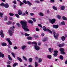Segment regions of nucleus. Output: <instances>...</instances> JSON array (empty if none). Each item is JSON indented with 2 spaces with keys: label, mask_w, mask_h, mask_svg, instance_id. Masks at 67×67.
I'll return each instance as SVG.
<instances>
[{
  "label": "nucleus",
  "mask_w": 67,
  "mask_h": 67,
  "mask_svg": "<svg viewBox=\"0 0 67 67\" xmlns=\"http://www.w3.org/2000/svg\"><path fill=\"white\" fill-rule=\"evenodd\" d=\"M3 58L4 57V55L3 54H2L1 52H0V57H2Z\"/></svg>",
  "instance_id": "nucleus-11"
},
{
  "label": "nucleus",
  "mask_w": 67,
  "mask_h": 67,
  "mask_svg": "<svg viewBox=\"0 0 67 67\" xmlns=\"http://www.w3.org/2000/svg\"><path fill=\"white\" fill-rule=\"evenodd\" d=\"M23 58L24 59V60H25V61H27V59L26 58V57L24 56H23Z\"/></svg>",
  "instance_id": "nucleus-25"
},
{
  "label": "nucleus",
  "mask_w": 67,
  "mask_h": 67,
  "mask_svg": "<svg viewBox=\"0 0 67 67\" xmlns=\"http://www.w3.org/2000/svg\"><path fill=\"white\" fill-rule=\"evenodd\" d=\"M17 1H19V2L20 3V6H21V5H22V4H23V3L21 2V1H20V0H17Z\"/></svg>",
  "instance_id": "nucleus-16"
},
{
  "label": "nucleus",
  "mask_w": 67,
  "mask_h": 67,
  "mask_svg": "<svg viewBox=\"0 0 67 67\" xmlns=\"http://www.w3.org/2000/svg\"><path fill=\"white\" fill-rule=\"evenodd\" d=\"M0 34L1 36L2 37H4V34L3 33V31L1 30L0 32Z\"/></svg>",
  "instance_id": "nucleus-9"
},
{
  "label": "nucleus",
  "mask_w": 67,
  "mask_h": 67,
  "mask_svg": "<svg viewBox=\"0 0 67 67\" xmlns=\"http://www.w3.org/2000/svg\"><path fill=\"white\" fill-rule=\"evenodd\" d=\"M38 66V64L36 62H35V67H37Z\"/></svg>",
  "instance_id": "nucleus-29"
},
{
  "label": "nucleus",
  "mask_w": 67,
  "mask_h": 67,
  "mask_svg": "<svg viewBox=\"0 0 67 67\" xmlns=\"http://www.w3.org/2000/svg\"><path fill=\"white\" fill-rule=\"evenodd\" d=\"M65 45V44L64 43H63V45H62L61 44H60L59 45V47H62L63 46V45Z\"/></svg>",
  "instance_id": "nucleus-38"
},
{
  "label": "nucleus",
  "mask_w": 67,
  "mask_h": 67,
  "mask_svg": "<svg viewBox=\"0 0 67 67\" xmlns=\"http://www.w3.org/2000/svg\"><path fill=\"white\" fill-rule=\"evenodd\" d=\"M25 36H29L30 35L28 34L25 33Z\"/></svg>",
  "instance_id": "nucleus-48"
},
{
  "label": "nucleus",
  "mask_w": 67,
  "mask_h": 67,
  "mask_svg": "<svg viewBox=\"0 0 67 67\" xmlns=\"http://www.w3.org/2000/svg\"><path fill=\"white\" fill-rule=\"evenodd\" d=\"M2 46H5L7 45V44L5 43H2Z\"/></svg>",
  "instance_id": "nucleus-26"
},
{
  "label": "nucleus",
  "mask_w": 67,
  "mask_h": 67,
  "mask_svg": "<svg viewBox=\"0 0 67 67\" xmlns=\"http://www.w3.org/2000/svg\"><path fill=\"white\" fill-rule=\"evenodd\" d=\"M3 15V14L1 13H0V17L1 18L2 17Z\"/></svg>",
  "instance_id": "nucleus-33"
},
{
  "label": "nucleus",
  "mask_w": 67,
  "mask_h": 67,
  "mask_svg": "<svg viewBox=\"0 0 67 67\" xmlns=\"http://www.w3.org/2000/svg\"><path fill=\"white\" fill-rule=\"evenodd\" d=\"M47 57V58H49V59H51V58H52V56L50 55H48Z\"/></svg>",
  "instance_id": "nucleus-22"
},
{
  "label": "nucleus",
  "mask_w": 67,
  "mask_h": 67,
  "mask_svg": "<svg viewBox=\"0 0 67 67\" xmlns=\"http://www.w3.org/2000/svg\"><path fill=\"white\" fill-rule=\"evenodd\" d=\"M60 58L62 60H63V59H64V58L62 56H60Z\"/></svg>",
  "instance_id": "nucleus-36"
},
{
  "label": "nucleus",
  "mask_w": 67,
  "mask_h": 67,
  "mask_svg": "<svg viewBox=\"0 0 67 67\" xmlns=\"http://www.w3.org/2000/svg\"><path fill=\"white\" fill-rule=\"evenodd\" d=\"M52 27L54 29H58V27H59V26L58 25H53Z\"/></svg>",
  "instance_id": "nucleus-10"
},
{
  "label": "nucleus",
  "mask_w": 67,
  "mask_h": 67,
  "mask_svg": "<svg viewBox=\"0 0 67 67\" xmlns=\"http://www.w3.org/2000/svg\"><path fill=\"white\" fill-rule=\"evenodd\" d=\"M9 19L10 20H13V18H12V17H9Z\"/></svg>",
  "instance_id": "nucleus-59"
},
{
  "label": "nucleus",
  "mask_w": 67,
  "mask_h": 67,
  "mask_svg": "<svg viewBox=\"0 0 67 67\" xmlns=\"http://www.w3.org/2000/svg\"><path fill=\"white\" fill-rule=\"evenodd\" d=\"M4 20H5V21H6V20H7V16H5L4 17Z\"/></svg>",
  "instance_id": "nucleus-54"
},
{
  "label": "nucleus",
  "mask_w": 67,
  "mask_h": 67,
  "mask_svg": "<svg viewBox=\"0 0 67 67\" xmlns=\"http://www.w3.org/2000/svg\"><path fill=\"white\" fill-rule=\"evenodd\" d=\"M59 36V34H56V36L58 37Z\"/></svg>",
  "instance_id": "nucleus-64"
},
{
  "label": "nucleus",
  "mask_w": 67,
  "mask_h": 67,
  "mask_svg": "<svg viewBox=\"0 0 67 67\" xmlns=\"http://www.w3.org/2000/svg\"><path fill=\"white\" fill-rule=\"evenodd\" d=\"M30 15H31V16H32V15H34V13H30Z\"/></svg>",
  "instance_id": "nucleus-52"
},
{
  "label": "nucleus",
  "mask_w": 67,
  "mask_h": 67,
  "mask_svg": "<svg viewBox=\"0 0 67 67\" xmlns=\"http://www.w3.org/2000/svg\"><path fill=\"white\" fill-rule=\"evenodd\" d=\"M27 3H28V4L29 5V6H31V5H32V3H31L30 2V1H27Z\"/></svg>",
  "instance_id": "nucleus-17"
},
{
  "label": "nucleus",
  "mask_w": 67,
  "mask_h": 67,
  "mask_svg": "<svg viewBox=\"0 0 67 67\" xmlns=\"http://www.w3.org/2000/svg\"><path fill=\"white\" fill-rule=\"evenodd\" d=\"M8 58L10 60H12V59L11 58V56H10V55H8Z\"/></svg>",
  "instance_id": "nucleus-32"
},
{
  "label": "nucleus",
  "mask_w": 67,
  "mask_h": 67,
  "mask_svg": "<svg viewBox=\"0 0 67 67\" xmlns=\"http://www.w3.org/2000/svg\"><path fill=\"white\" fill-rule=\"evenodd\" d=\"M28 22L30 23H33V21L31 20H30L28 21Z\"/></svg>",
  "instance_id": "nucleus-40"
},
{
  "label": "nucleus",
  "mask_w": 67,
  "mask_h": 67,
  "mask_svg": "<svg viewBox=\"0 0 67 67\" xmlns=\"http://www.w3.org/2000/svg\"><path fill=\"white\" fill-rule=\"evenodd\" d=\"M20 23L22 25V27L25 31H29L28 29L27 25V22L26 21H21Z\"/></svg>",
  "instance_id": "nucleus-1"
},
{
  "label": "nucleus",
  "mask_w": 67,
  "mask_h": 67,
  "mask_svg": "<svg viewBox=\"0 0 67 67\" xmlns=\"http://www.w3.org/2000/svg\"><path fill=\"white\" fill-rule=\"evenodd\" d=\"M62 19L63 20H67V18L66 17L64 16L63 17Z\"/></svg>",
  "instance_id": "nucleus-31"
},
{
  "label": "nucleus",
  "mask_w": 67,
  "mask_h": 67,
  "mask_svg": "<svg viewBox=\"0 0 67 67\" xmlns=\"http://www.w3.org/2000/svg\"><path fill=\"white\" fill-rule=\"evenodd\" d=\"M18 14L19 15H21L22 14V11L21 10H19L18 11Z\"/></svg>",
  "instance_id": "nucleus-13"
},
{
  "label": "nucleus",
  "mask_w": 67,
  "mask_h": 67,
  "mask_svg": "<svg viewBox=\"0 0 67 67\" xmlns=\"http://www.w3.org/2000/svg\"><path fill=\"white\" fill-rule=\"evenodd\" d=\"M53 34L54 35V37L55 38H56V39H58V38H57V37L55 36V35H56V32L55 31L53 32Z\"/></svg>",
  "instance_id": "nucleus-14"
},
{
  "label": "nucleus",
  "mask_w": 67,
  "mask_h": 67,
  "mask_svg": "<svg viewBox=\"0 0 67 67\" xmlns=\"http://www.w3.org/2000/svg\"><path fill=\"white\" fill-rule=\"evenodd\" d=\"M65 64H67V60H66L65 62Z\"/></svg>",
  "instance_id": "nucleus-63"
},
{
  "label": "nucleus",
  "mask_w": 67,
  "mask_h": 67,
  "mask_svg": "<svg viewBox=\"0 0 67 67\" xmlns=\"http://www.w3.org/2000/svg\"><path fill=\"white\" fill-rule=\"evenodd\" d=\"M15 16L17 17L18 18H20V16H19V15L18 14H15Z\"/></svg>",
  "instance_id": "nucleus-30"
},
{
  "label": "nucleus",
  "mask_w": 67,
  "mask_h": 67,
  "mask_svg": "<svg viewBox=\"0 0 67 67\" xmlns=\"http://www.w3.org/2000/svg\"><path fill=\"white\" fill-rule=\"evenodd\" d=\"M61 24L63 25H65V23L64 22H62L61 23Z\"/></svg>",
  "instance_id": "nucleus-42"
},
{
  "label": "nucleus",
  "mask_w": 67,
  "mask_h": 67,
  "mask_svg": "<svg viewBox=\"0 0 67 67\" xmlns=\"http://www.w3.org/2000/svg\"><path fill=\"white\" fill-rule=\"evenodd\" d=\"M57 18L58 19H60V16L59 15H58Z\"/></svg>",
  "instance_id": "nucleus-57"
},
{
  "label": "nucleus",
  "mask_w": 67,
  "mask_h": 67,
  "mask_svg": "<svg viewBox=\"0 0 67 67\" xmlns=\"http://www.w3.org/2000/svg\"><path fill=\"white\" fill-rule=\"evenodd\" d=\"M17 25L18 26V27H19L20 26V24L17 23Z\"/></svg>",
  "instance_id": "nucleus-61"
},
{
  "label": "nucleus",
  "mask_w": 67,
  "mask_h": 67,
  "mask_svg": "<svg viewBox=\"0 0 67 67\" xmlns=\"http://www.w3.org/2000/svg\"><path fill=\"white\" fill-rule=\"evenodd\" d=\"M11 24V21H9L7 23V24L8 25H10V24Z\"/></svg>",
  "instance_id": "nucleus-41"
},
{
  "label": "nucleus",
  "mask_w": 67,
  "mask_h": 67,
  "mask_svg": "<svg viewBox=\"0 0 67 67\" xmlns=\"http://www.w3.org/2000/svg\"><path fill=\"white\" fill-rule=\"evenodd\" d=\"M10 40H11L9 38H7L6 39V41H8L9 45H12V43H11V42Z\"/></svg>",
  "instance_id": "nucleus-7"
},
{
  "label": "nucleus",
  "mask_w": 67,
  "mask_h": 67,
  "mask_svg": "<svg viewBox=\"0 0 67 67\" xmlns=\"http://www.w3.org/2000/svg\"><path fill=\"white\" fill-rule=\"evenodd\" d=\"M49 20L50 23H51L52 24L54 23L55 22V21H56V19H53L52 20L49 19Z\"/></svg>",
  "instance_id": "nucleus-4"
},
{
  "label": "nucleus",
  "mask_w": 67,
  "mask_h": 67,
  "mask_svg": "<svg viewBox=\"0 0 67 67\" xmlns=\"http://www.w3.org/2000/svg\"><path fill=\"white\" fill-rule=\"evenodd\" d=\"M54 53H55L54 54H53V55L54 56H57V53H58V51L57 50H55L54 51Z\"/></svg>",
  "instance_id": "nucleus-8"
},
{
  "label": "nucleus",
  "mask_w": 67,
  "mask_h": 67,
  "mask_svg": "<svg viewBox=\"0 0 67 67\" xmlns=\"http://www.w3.org/2000/svg\"><path fill=\"white\" fill-rule=\"evenodd\" d=\"M29 60L30 62H32V60H33L32 58H29Z\"/></svg>",
  "instance_id": "nucleus-39"
},
{
  "label": "nucleus",
  "mask_w": 67,
  "mask_h": 67,
  "mask_svg": "<svg viewBox=\"0 0 67 67\" xmlns=\"http://www.w3.org/2000/svg\"><path fill=\"white\" fill-rule=\"evenodd\" d=\"M23 2L24 3H25V4H26L27 3V2L25 0H24L23 1Z\"/></svg>",
  "instance_id": "nucleus-44"
},
{
  "label": "nucleus",
  "mask_w": 67,
  "mask_h": 67,
  "mask_svg": "<svg viewBox=\"0 0 67 67\" xmlns=\"http://www.w3.org/2000/svg\"><path fill=\"white\" fill-rule=\"evenodd\" d=\"M31 19L32 20H33L34 21V22H36V20H35V19L33 18H32Z\"/></svg>",
  "instance_id": "nucleus-43"
},
{
  "label": "nucleus",
  "mask_w": 67,
  "mask_h": 67,
  "mask_svg": "<svg viewBox=\"0 0 67 67\" xmlns=\"http://www.w3.org/2000/svg\"><path fill=\"white\" fill-rule=\"evenodd\" d=\"M18 65V63H15L13 65V67H15L16 66H17Z\"/></svg>",
  "instance_id": "nucleus-28"
},
{
  "label": "nucleus",
  "mask_w": 67,
  "mask_h": 67,
  "mask_svg": "<svg viewBox=\"0 0 67 67\" xmlns=\"http://www.w3.org/2000/svg\"><path fill=\"white\" fill-rule=\"evenodd\" d=\"M45 35V34L44 33H42L41 34V36H44Z\"/></svg>",
  "instance_id": "nucleus-53"
},
{
  "label": "nucleus",
  "mask_w": 67,
  "mask_h": 67,
  "mask_svg": "<svg viewBox=\"0 0 67 67\" xmlns=\"http://www.w3.org/2000/svg\"><path fill=\"white\" fill-rule=\"evenodd\" d=\"M13 2V3H14V4H16V3H16V1H14Z\"/></svg>",
  "instance_id": "nucleus-46"
},
{
  "label": "nucleus",
  "mask_w": 67,
  "mask_h": 67,
  "mask_svg": "<svg viewBox=\"0 0 67 67\" xmlns=\"http://www.w3.org/2000/svg\"><path fill=\"white\" fill-rule=\"evenodd\" d=\"M0 6H4V4L2 3L0 4Z\"/></svg>",
  "instance_id": "nucleus-47"
},
{
  "label": "nucleus",
  "mask_w": 67,
  "mask_h": 67,
  "mask_svg": "<svg viewBox=\"0 0 67 67\" xmlns=\"http://www.w3.org/2000/svg\"><path fill=\"white\" fill-rule=\"evenodd\" d=\"M65 39H66V38L64 36H63L61 37V39L62 41H65Z\"/></svg>",
  "instance_id": "nucleus-20"
},
{
  "label": "nucleus",
  "mask_w": 67,
  "mask_h": 67,
  "mask_svg": "<svg viewBox=\"0 0 67 67\" xmlns=\"http://www.w3.org/2000/svg\"><path fill=\"white\" fill-rule=\"evenodd\" d=\"M32 37H27V39L28 40H32Z\"/></svg>",
  "instance_id": "nucleus-23"
},
{
  "label": "nucleus",
  "mask_w": 67,
  "mask_h": 67,
  "mask_svg": "<svg viewBox=\"0 0 67 67\" xmlns=\"http://www.w3.org/2000/svg\"><path fill=\"white\" fill-rule=\"evenodd\" d=\"M39 61V63H41L42 61V59L41 58H39L38 59Z\"/></svg>",
  "instance_id": "nucleus-35"
},
{
  "label": "nucleus",
  "mask_w": 67,
  "mask_h": 67,
  "mask_svg": "<svg viewBox=\"0 0 67 67\" xmlns=\"http://www.w3.org/2000/svg\"><path fill=\"white\" fill-rule=\"evenodd\" d=\"M12 56H13V57H14V58H15V55H14V53H12Z\"/></svg>",
  "instance_id": "nucleus-49"
},
{
  "label": "nucleus",
  "mask_w": 67,
  "mask_h": 67,
  "mask_svg": "<svg viewBox=\"0 0 67 67\" xmlns=\"http://www.w3.org/2000/svg\"><path fill=\"white\" fill-rule=\"evenodd\" d=\"M32 44H34V45H37V43H36V42H33L32 43Z\"/></svg>",
  "instance_id": "nucleus-27"
},
{
  "label": "nucleus",
  "mask_w": 67,
  "mask_h": 67,
  "mask_svg": "<svg viewBox=\"0 0 67 67\" xmlns=\"http://www.w3.org/2000/svg\"><path fill=\"white\" fill-rule=\"evenodd\" d=\"M10 30L9 31V33L10 36L12 35V34L14 33V29L11 27H10Z\"/></svg>",
  "instance_id": "nucleus-2"
},
{
  "label": "nucleus",
  "mask_w": 67,
  "mask_h": 67,
  "mask_svg": "<svg viewBox=\"0 0 67 67\" xmlns=\"http://www.w3.org/2000/svg\"><path fill=\"white\" fill-rule=\"evenodd\" d=\"M48 49L50 52H51V53H52V52H53V51H54V49L53 48L51 49V48H49Z\"/></svg>",
  "instance_id": "nucleus-15"
},
{
  "label": "nucleus",
  "mask_w": 67,
  "mask_h": 67,
  "mask_svg": "<svg viewBox=\"0 0 67 67\" xmlns=\"http://www.w3.org/2000/svg\"><path fill=\"white\" fill-rule=\"evenodd\" d=\"M18 48V47H17L15 46L14 47V49H16Z\"/></svg>",
  "instance_id": "nucleus-50"
},
{
  "label": "nucleus",
  "mask_w": 67,
  "mask_h": 67,
  "mask_svg": "<svg viewBox=\"0 0 67 67\" xmlns=\"http://www.w3.org/2000/svg\"><path fill=\"white\" fill-rule=\"evenodd\" d=\"M34 47L35 49L37 51H39L40 48L39 46H37V45H34Z\"/></svg>",
  "instance_id": "nucleus-5"
},
{
  "label": "nucleus",
  "mask_w": 67,
  "mask_h": 67,
  "mask_svg": "<svg viewBox=\"0 0 67 67\" xmlns=\"http://www.w3.org/2000/svg\"><path fill=\"white\" fill-rule=\"evenodd\" d=\"M36 30L37 31H39V29L38 28H36Z\"/></svg>",
  "instance_id": "nucleus-56"
},
{
  "label": "nucleus",
  "mask_w": 67,
  "mask_h": 67,
  "mask_svg": "<svg viewBox=\"0 0 67 67\" xmlns=\"http://www.w3.org/2000/svg\"><path fill=\"white\" fill-rule=\"evenodd\" d=\"M53 8L54 9V10H57V8L55 6H53Z\"/></svg>",
  "instance_id": "nucleus-37"
},
{
  "label": "nucleus",
  "mask_w": 67,
  "mask_h": 67,
  "mask_svg": "<svg viewBox=\"0 0 67 67\" xmlns=\"http://www.w3.org/2000/svg\"><path fill=\"white\" fill-rule=\"evenodd\" d=\"M43 30L44 31H48V32H49L50 33L52 34V31H50V30L47 29H46V27L45 26H43Z\"/></svg>",
  "instance_id": "nucleus-3"
},
{
  "label": "nucleus",
  "mask_w": 67,
  "mask_h": 67,
  "mask_svg": "<svg viewBox=\"0 0 67 67\" xmlns=\"http://www.w3.org/2000/svg\"><path fill=\"white\" fill-rule=\"evenodd\" d=\"M38 26H40V27L41 28H42V25H41V24H38Z\"/></svg>",
  "instance_id": "nucleus-55"
},
{
  "label": "nucleus",
  "mask_w": 67,
  "mask_h": 67,
  "mask_svg": "<svg viewBox=\"0 0 67 67\" xmlns=\"http://www.w3.org/2000/svg\"><path fill=\"white\" fill-rule=\"evenodd\" d=\"M9 15H10V16H13V15H14V14L13 13H9Z\"/></svg>",
  "instance_id": "nucleus-45"
},
{
  "label": "nucleus",
  "mask_w": 67,
  "mask_h": 67,
  "mask_svg": "<svg viewBox=\"0 0 67 67\" xmlns=\"http://www.w3.org/2000/svg\"><path fill=\"white\" fill-rule=\"evenodd\" d=\"M60 51H61L62 54H65L64 49L63 48H61L60 49Z\"/></svg>",
  "instance_id": "nucleus-6"
},
{
  "label": "nucleus",
  "mask_w": 67,
  "mask_h": 67,
  "mask_svg": "<svg viewBox=\"0 0 67 67\" xmlns=\"http://www.w3.org/2000/svg\"><path fill=\"white\" fill-rule=\"evenodd\" d=\"M65 7L64 6H62L61 7V10H64V9H65Z\"/></svg>",
  "instance_id": "nucleus-19"
},
{
  "label": "nucleus",
  "mask_w": 67,
  "mask_h": 67,
  "mask_svg": "<svg viewBox=\"0 0 67 67\" xmlns=\"http://www.w3.org/2000/svg\"><path fill=\"white\" fill-rule=\"evenodd\" d=\"M39 15H40V16H44V14L42 13L41 12H40L39 13Z\"/></svg>",
  "instance_id": "nucleus-24"
},
{
  "label": "nucleus",
  "mask_w": 67,
  "mask_h": 67,
  "mask_svg": "<svg viewBox=\"0 0 67 67\" xmlns=\"http://www.w3.org/2000/svg\"><path fill=\"white\" fill-rule=\"evenodd\" d=\"M35 59L37 60L38 59V57H35Z\"/></svg>",
  "instance_id": "nucleus-58"
},
{
  "label": "nucleus",
  "mask_w": 67,
  "mask_h": 67,
  "mask_svg": "<svg viewBox=\"0 0 67 67\" xmlns=\"http://www.w3.org/2000/svg\"><path fill=\"white\" fill-rule=\"evenodd\" d=\"M50 1L51 2H52L53 3H54V2H55V0H50Z\"/></svg>",
  "instance_id": "nucleus-51"
},
{
  "label": "nucleus",
  "mask_w": 67,
  "mask_h": 67,
  "mask_svg": "<svg viewBox=\"0 0 67 67\" xmlns=\"http://www.w3.org/2000/svg\"><path fill=\"white\" fill-rule=\"evenodd\" d=\"M47 40V38H46L43 39L42 40V41L43 42H45V41H46Z\"/></svg>",
  "instance_id": "nucleus-34"
},
{
  "label": "nucleus",
  "mask_w": 67,
  "mask_h": 67,
  "mask_svg": "<svg viewBox=\"0 0 67 67\" xmlns=\"http://www.w3.org/2000/svg\"><path fill=\"white\" fill-rule=\"evenodd\" d=\"M26 46L23 45V46H22L21 47V49L23 50H24V49H25V48H26Z\"/></svg>",
  "instance_id": "nucleus-12"
},
{
  "label": "nucleus",
  "mask_w": 67,
  "mask_h": 67,
  "mask_svg": "<svg viewBox=\"0 0 67 67\" xmlns=\"http://www.w3.org/2000/svg\"><path fill=\"white\" fill-rule=\"evenodd\" d=\"M4 7L6 8H9V5L8 4H6L4 5Z\"/></svg>",
  "instance_id": "nucleus-18"
},
{
  "label": "nucleus",
  "mask_w": 67,
  "mask_h": 67,
  "mask_svg": "<svg viewBox=\"0 0 67 67\" xmlns=\"http://www.w3.org/2000/svg\"><path fill=\"white\" fill-rule=\"evenodd\" d=\"M26 14L28 15L29 13H28V12H27V11L26 10Z\"/></svg>",
  "instance_id": "nucleus-62"
},
{
  "label": "nucleus",
  "mask_w": 67,
  "mask_h": 67,
  "mask_svg": "<svg viewBox=\"0 0 67 67\" xmlns=\"http://www.w3.org/2000/svg\"><path fill=\"white\" fill-rule=\"evenodd\" d=\"M35 2H36V3H40V2L38 1H36Z\"/></svg>",
  "instance_id": "nucleus-60"
},
{
  "label": "nucleus",
  "mask_w": 67,
  "mask_h": 67,
  "mask_svg": "<svg viewBox=\"0 0 67 67\" xmlns=\"http://www.w3.org/2000/svg\"><path fill=\"white\" fill-rule=\"evenodd\" d=\"M17 59L18 60H19L20 62H22V59H21V58L19 57H17Z\"/></svg>",
  "instance_id": "nucleus-21"
}]
</instances>
